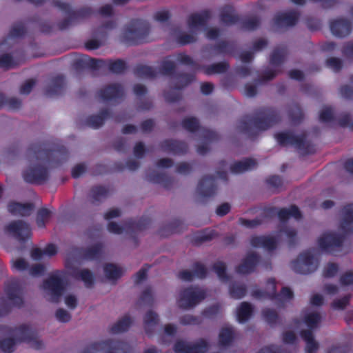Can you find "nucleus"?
<instances>
[{"label": "nucleus", "mask_w": 353, "mask_h": 353, "mask_svg": "<svg viewBox=\"0 0 353 353\" xmlns=\"http://www.w3.org/2000/svg\"><path fill=\"white\" fill-rule=\"evenodd\" d=\"M216 192V185L213 176L205 175L198 183L196 189V201L203 203L208 199L215 195Z\"/></svg>", "instance_id": "9"}, {"label": "nucleus", "mask_w": 353, "mask_h": 353, "mask_svg": "<svg viewBox=\"0 0 353 353\" xmlns=\"http://www.w3.org/2000/svg\"><path fill=\"white\" fill-rule=\"evenodd\" d=\"M263 314L265 321L269 324H276L279 321V315L274 310L266 308L263 310Z\"/></svg>", "instance_id": "64"}, {"label": "nucleus", "mask_w": 353, "mask_h": 353, "mask_svg": "<svg viewBox=\"0 0 353 353\" xmlns=\"http://www.w3.org/2000/svg\"><path fill=\"white\" fill-rule=\"evenodd\" d=\"M150 27L148 23L140 19L131 21L125 27L122 41L129 45L144 42L149 35Z\"/></svg>", "instance_id": "3"}, {"label": "nucleus", "mask_w": 353, "mask_h": 353, "mask_svg": "<svg viewBox=\"0 0 353 353\" xmlns=\"http://www.w3.org/2000/svg\"><path fill=\"white\" fill-rule=\"evenodd\" d=\"M8 208V211L15 216H27L30 215L34 210V205L32 203L10 202Z\"/></svg>", "instance_id": "23"}, {"label": "nucleus", "mask_w": 353, "mask_h": 353, "mask_svg": "<svg viewBox=\"0 0 353 353\" xmlns=\"http://www.w3.org/2000/svg\"><path fill=\"white\" fill-rule=\"evenodd\" d=\"M159 147L164 152L179 155L184 154L188 150V147L185 142L174 139L163 141L160 143Z\"/></svg>", "instance_id": "18"}, {"label": "nucleus", "mask_w": 353, "mask_h": 353, "mask_svg": "<svg viewBox=\"0 0 353 353\" xmlns=\"http://www.w3.org/2000/svg\"><path fill=\"white\" fill-rule=\"evenodd\" d=\"M294 294L292 290L287 287H283L279 294L272 295V298L275 297L282 303L284 301H290L293 299Z\"/></svg>", "instance_id": "62"}, {"label": "nucleus", "mask_w": 353, "mask_h": 353, "mask_svg": "<svg viewBox=\"0 0 353 353\" xmlns=\"http://www.w3.org/2000/svg\"><path fill=\"white\" fill-rule=\"evenodd\" d=\"M171 35L178 43L182 46L192 43L197 41L195 32H187L182 31L179 28H174Z\"/></svg>", "instance_id": "24"}, {"label": "nucleus", "mask_w": 353, "mask_h": 353, "mask_svg": "<svg viewBox=\"0 0 353 353\" xmlns=\"http://www.w3.org/2000/svg\"><path fill=\"white\" fill-rule=\"evenodd\" d=\"M234 339V330L229 326L223 327L219 334L218 345L221 347H227L231 345Z\"/></svg>", "instance_id": "31"}, {"label": "nucleus", "mask_w": 353, "mask_h": 353, "mask_svg": "<svg viewBox=\"0 0 353 353\" xmlns=\"http://www.w3.org/2000/svg\"><path fill=\"white\" fill-rule=\"evenodd\" d=\"M292 269L296 273L307 274L314 272L319 266V259L315 254L307 250L299 254L292 262Z\"/></svg>", "instance_id": "7"}, {"label": "nucleus", "mask_w": 353, "mask_h": 353, "mask_svg": "<svg viewBox=\"0 0 353 353\" xmlns=\"http://www.w3.org/2000/svg\"><path fill=\"white\" fill-rule=\"evenodd\" d=\"M330 26L332 33L338 37L347 36L352 29L350 21L344 19H339L331 21Z\"/></svg>", "instance_id": "20"}, {"label": "nucleus", "mask_w": 353, "mask_h": 353, "mask_svg": "<svg viewBox=\"0 0 353 353\" xmlns=\"http://www.w3.org/2000/svg\"><path fill=\"white\" fill-rule=\"evenodd\" d=\"M288 54L287 48L284 46L275 48L270 54V64L278 66L282 64Z\"/></svg>", "instance_id": "37"}, {"label": "nucleus", "mask_w": 353, "mask_h": 353, "mask_svg": "<svg viewBox=\"0 0 353 353\" xmlns=\"http://www.w3.org/2000/svg\"><path fill=\"white\" fill-rule=\"evenodd\" d=\"M150 223L151 220L148 218L141 219L138 221L130 220L125 222V228L127 232L133 234L146 230Z\"/></svg>", "instance_id": "30"}, {"label": "nucleus", "mask_w": 353, "mask_h": 353, "mask_svg": "<svg viewBox=\"0 0 353 353\" xmlns=\"http://www.w3.org/2000/svg\"><path fill=\"white\" fill-rule=\"evenodd\" d=\"M194 79V76L188 74H177L171 79L172 84L176 89H181L187 86Z\"/></svg>", "instance_id": "38"}, {"label": "nucleus", "mask_w": 353, "mask_h": 353, "mask_svg": "<svg viewBox=\"0 0 353 353\" xmlns=\"http://www.w3.org/2000/svg\"><path fill=\"white\" fill-rule=\"evenodd\" d=\"M257 165V161L253 158H246L233 163L230 170L234 174H240L250 170Z\"/></svg>", "instance_id": "29"}, {"label": "nucleus", "mask_w": 353, "mask_h": 353, "mask_svg": "<svg viewBox=\"0 0 353 353\" xmlns=\"http://www.w3.org/2000/svg\"><path fill=\"white\" fill-rule=\"evenodd\" d=\"M98 94L101 100L108 101L122 98L124 96V90L121 84L115 83L104 86Z\"/></svg>", "instance_id": "14"}, {"label": "nucleus", "mask_w": 353, "mask_h": 353, "mask_svg": "<svg viewBox=\"0 0 353 353\" xmlns=\"http://www.w3.org/2000/svg\"><path fill=\"white\" fill-rule=\"evenodd\" d=\"M5 233L16 239L17 241L24 242L31 236L30 225L23 221L17 220L10 222L4 227Z\"/></svg>", "instance_id": "8"}, {"label": "nucleus", "mask_w": 353, "mask_h": 353, "mask_svg": "<svg viewBox=\"0 0 353 353\" xmlns=\"http://www.w3.org/2000/svg\"><path fill=\"white\" fill-rule=\"evenodd\" d=\"M132 323V320L130 316H125L121 319L118 322L113 325L111 327V332L113 334H118L128 330Z\"/></svg>", "instance_id": "53"}, {"label": "nucleus", "mask_w": 353, "mask_h": 353, "mask_svg": "<svg viewBox=\"0 0 353 353\" xmlns=\"http://www.w3.org/2000/svg\"><path fill=\"white\" fill-rule=\"evenodd\" d=\"M250 244L253 247L263 248L269 251L273 250L276 248V239L269 236H253L250 239Z\"/></svg>", "instance_id": "25"}, {"label": "nucleus", "mask_w": 353, "mask_h": 353, "mask_svg": "<svg viewBox=\"0 0 353 353\" xmlns=\"http://www.w3.org/2000/svg\"><path fill=\"white\" fill-rule=\"evenodd\" d=\"M148 179L154 183L161 184L163 188L166 189H170L172 188L174 183V180L164 174H157L154 176H148Z\"/></svg>", "instance_id": "45"}, {"label": "nucleus", "mask_w": 353, "mask_h": 353, "mask_svg": "<svg viewBox=\"0 0 353 353\" xmlns=\"http://www.w3.org/2000/svg\"><path fill=\"white\" fill-rule=\"evenodd\" d=\"M158 323V314L153 310L148 311L143 317V324L145 332L148 334H151L154 331V328Z\"/></svg>", "instance_id": "34"}, {"label": "nucleus", "mask_w": 353, "mask_h": 353, "mask_svg": "<svg viewBox=\"0 0 353 353\" xmlns=\"http://www.w3.org/2000/svg\"><path fill=\"white\" fill-rule=\"evenodd\" d=\"M183 228V223L179 220L163 223L159 228L158 234L161 237H168L173 234L179 232Z\"/></svg>", "instance_id": "28"}, {"label": "nucleus", "mask_w": 353, "mask_h": 353, "mask_svg": "<svg viewBox=\"0 0 353 353\" xmlns=\"http://www.w3.org/2000/svg\"><path fill=\"white\" fill-rule=\"evenodd\" d=\"M280 69H267L264 70L259 79H255V83H246L245 85V94L249 97H253L257 94V83H265L273 80L278 74L281 73Z\"/></svg>", "instance_id": "11"}, {"label": "nucleus", "mask_w": 353, "mask_h": 353, "mask_svg": "<svg viewBox=\"0 0 353 353\" xmlns=\"http://www.w3.org/2000/svg\"><path fill=\"white\" fill-rule=\"evenodd\" d=\"M339 228L344 234L353 232V203L347 204L341 209Z\"/></svg>", "instance_id": "17"}, {"label": "nucleus", "mask_w": 353, "mask_h": 353, "mask_svg": "<svg viewBox=\"0 0 353 353\" xmlns=\"http://www.w3.org/2000/svg\"><path fill=\"white\" fill-rule=\"evenodd\" d=\"M278 216L281 221H287L290 216L296 219H301L302 217L299 209L296 205H292L290 209L282 208L278 212Z\"/></svg>", "instance_id": "44"}, {"label": "nucleus", "mask_w": 353, "mask_h": 353, "mask_svg": "<svg viewBox=\"0 0 353 353\" xmlns=\"http://www.w3.org/2000/svg\"><path fill=\"white\" fill-rule=\"evenodd\" d=\"M41 289L48 301L59 303L65 289L63 274L59 272L52 273L43 281Z\"/></svg>", "instance_id": "4"}, {"label": "nucleus", "mask_w": 353, "mask_h": 353, "mask_svg": "<svg viewBox=\"0 0 353 353\" xmlns=\"http://www.w3.org/2000/svg\"><path fill=\"white\" fill-rule=\"evenodd\" d=\"M64 87V79L63 76H57L51 80L50 85L46 89V94L49 96L59 94Z\"/></svg>", "instance_id": "42"}, {"label": "nucleus", "mask_w": 353, "mask_h": 353, "mask_svg": "<svg viewBox=\"0 0 353 353\" xmlns=\"http://www.w3.org/2000/svg\"><path fill=\"white\" fill-rule=\"evenodd\" d=\"M109 190L101 185H96L91 188L89 194L90 201L92 204L97 205L107 198Z\"/></svg>", "instance_id": "32"}, {"label": "nucleus", "mask_w": 353, "mask_h": 353, "mask_svg": "<svg viewBox=\"0 0 353 353\" xmlns=\"http://www.w3.org/2000/svg\"><path fill=\"white\" fill-rule=\"evenodd\" d=\"M105 63V65H108L109 70L116 74H121L123 73L125 68H126V64L125 62L121 59H117L116 61H111L109 60L108 63Z\"/></svg>", "instance_id": "54"}, {"label": "nucleus", "mask_w": 353, "mask_h": 353, "mask_svg": "<svg viewBox=\"0 0 353 353\" xmlns=\"http://www.w3.org/2000/svg\"><path fill=\"white\" fill-rule=\"evenodd\" d=\"M52 215V212L45 208L38 210L36 216V223L39 228H43L50 221Z\"/></svg>", "instance_id": "47"}, {"label": "nucleus", "mask_w": 353, "mask_h": 353, "mask_svg": "<svg viewBox=\"0 0 353 353\" xmlns=\"http://www.w3.org/2000/svg\"><path fill=\"white\" fill-rule=\"evenodd\" d=\"M253 311L252 305L248 302H242L237 309V318L240 323L247 321L251 316Z\"/></svg>", "instance_id": "41"}, {"label": "nucleus", "mask_w": 353, "mask_h": 353, "mask_svg": "<svg viewBox=\"0 0 353 353\" xmlns=\"http://www.w3.org/2000/svg\"><path fill=\"white\" fill-rule=\"evenodd\" d=\"M339 270L337 263L330 262L324 266L322 275L325 278H332L337 274Z\"/></svg>", "instance_id": "58"}, {"label": "nucleus", "mask_w": 353, "mask_h": 353, "mask_svg": "<svg viewBox=\"0 0 353 353\" xmlns=\"http://www.w3.org/2000/svg\"><path fill=\"white\" fill-rule=\"evenodd\" d=\"M105 65V61L90 58L87 56L82 57L75 61L74 67L77 70H81L85 68L98 70Z\"/></svg>", "instance_id": "19"}, {"label": "nucleus", "mask_w": 353, "mask_h": 353, "mask_svg": "<svg viewBox=\"0 0 353 353\" xmlns=\"http://www.w3.org/2000/svg\"><path fill=\"white\" fill-rule=\"evenodd\" d=\"M208 347V342L203 339H200L194 343L178 341L174 349L176 353H205Z\"/></svg>", "instance_id": "10"}, {"label": "nucleus", "mask_w": 353, "mask_h": 353, "mask_svg": "<svg viewBox=\"0 0 353 353\" xmlns=\"http://www.w3.org/2000/svg\"><path fill=\"white\" fill-rule=\"evenodd\" d=\"M268 292H262L256 290L252 292V296L258 299L264 298H272V295L275 294L276 292V284L274 279H270L268 281Z\"/></svg>", "instance_id": "43"}, {"label": "nucleus", "mask_w": 353, "mask_h": 353, "mask_svg": "<svg viewBox=\"0 0 353 353\" xmlns=\"http://www.w3.org/2000/svg\"><path fill=\"white\" fill-rule=\"evenodd\" d=\"M52 155L54 154L43 148L41 144L31 145L25 155L26 168L23 172L24 180L37 184H42L48 181L50 161Z\"/></svg>", "instance_id": "1"}, {"label": "nucleus", "mask_w": 353, "mask_h": 353, "mask_svg": "<svg viewBox=\"0 0 353 353\" xmlns=\"http://www.w3.org/2000/svg\"><path fill=\"white\" fill-rule=\"evenodd\" d=\"M275 137L282 146L294 145L301 155L312 154L316 152L314 145L306 140L305 134L296 136L291 132H282L276 134Z\"/></svg>", "instance_id": "6"}, {"label": "nucleus", "mask_w": 353, "mask_h": 353, "mask_svg": "<svg viewBox=\"0 0 353 353\" xmlns=\"http://www.w3.org/2000/svg\"><path fill=\"white\" fill-rule=\"evenodd\" d=\"M154 303L153 291L151 286H147L141 293V295L137 302V305L140 307L148 305L151 306Z\"/></svg>", "instance_id": "48"}, {"label": "nucleus", "mask_w": 353, "mask_h": 353, "mask_svg": "<svg viewBox=\"0 0 353 353\" xmlns=\"http://www.w3.org/2000/svg\"><path fill=\"white\" fill-rule=\"evenodd\" d=\"M220 17L221 21L227 26L234 24L239 20L234 7L230 5H226L222 8Z\"/></svg>", "instance_id": "33"}, {"label": "nucleus", "mask_w": 353, "mask_h": 353, "mask_svg": "<svg viewBox=\"0 0 353 353\" xmlns=\"http://www.w3.org/2000/svg\"><path fill=\"white\" fill-rule=\"evenodd\" d=\"M6 292L8 299L13 305L20 307L23 304L21 287L17 280L9 281Z\"/></svg>", "instance_id": "15"}, {"label": "nucleus", "mask_w": 353, "mask_h": 353, "mask_svg": "<svg viewBox=\"0 0 353 353\" xmlns=\"http://www.w3.org/2000/svg\"><path fill=\"white\" fill-rule=\"evenodd\" d=\"M261 261V256L254 251L246 253L241 263L236 266V272L241 274H250L254 272L256 265Z\"/></svg>", "instance_id": "12"}, {"label": "nucleus", "mask_w": 353, "mask_h": 353, "mask_svg": "<svg viewBox=\"0 0 353 353\" xmlns=\"http://www.w3.org/2000/svg\"><path fill=\"white\" fill-rule=\"evenodd\" d=\"M281 121L279 112L273 108H263L256 111L252 117L241 119L237 130L250 137L256 136L260 132L265 131Z\"/></svg>", "instance_id": "2"}, {"label": "nucleus", "mask_w": 353, "mask_h": 353, "mask_svg": "<svg viewBox=\"0 0 353 353\" xmlns=\"http://www.w3.org/2000/svg\"><path fill=\"white\" fill-rule=\"evenodd\" d=\"M71 17H74L75 21L90 17L93 11L90 7H83L76 11H71Z\"/></svg>", "instance_id": "57"}, {"label": "nucleus", "mask_w": 353, "mask_h": 353, "mask_svg": "<svg viewBox=\"0 0 353 353\" xmlns=\"http://www.w3.org/2000/svg\"><path fill=\"white\" fill-rule=\"evenodd\" d=\"M216 236V234L214 231L204 232L195 236L194 242L197 244H201L203 243L210 241Z\"/></svg>", "instance_id": "63"}, {"label": "nucleus", "mask_w": 353, "mask_h": 353, "mask_svg": "<svg viewBox=\"0 0 353 353\" xmlns=\"http://www.w3.org/2000/svg\"><path fill=\"white\" fill-rule=\"evenodd\" d=\"M321 317L319 312H310L305 316V322L312 329L316 328L321 321Z\"/></svg>", "instance_id": "56"}, {"label": "nucleus", "mask_w": 353, "mask_h": 353, "mask_svg": "<svg viewBox=\"0 0 353 353\" xmlns=\"http://www.w3.org/2000/svg\"><path fill=\"white\" fill-rule=\"evenodd\" d=\"M175 63L170 59H165L161 61L159 66V71L165 75H170L175 69Z\"/></svg>", "instance_id": "59"}, {"label": "nucleus", "mask_w": 353, "mask_h": 353, "mask_svg": "<svg viewBox=\"0 0 353 353\" xmlns=\"http://www.w3.org/2000/svg\"><path fill=\"white\" fill-rule=\"evenodd\" d=\"M26 342H27L31 347L36 350H40L44 347L43 341L32 332L28 336Z\"/></svg>", "instance_id": "60"}, {"label": "nucleus", "mask_w": 353, "mask_h": 353, "mask_svg": "<svg viewBox=\"0 0 353 353\" xmlns=\"http://www.w3.org/2000/svg\"><path fill=\"white\" fill-rule=\"evenodd\" d=\"M104 274L109 280H117L121 277L122 270L116 265L109 263L104 266Z\"/></svg>", "instance_id": "52"}, {"label": "nucleus", "mask_w": 353, "mask_h": 353, "mask_svg": "<svg viewBox=\"0 0 353 353\" xmlns=\"http://www.w3.org/2000/svg\"><path fill=\"white\" fill-rule=\"evenodd\" d=\"M109 117V110L107 109L103 110L99 114L92 115L88 117L85 120V125L93 128H98L103 124L104 120Z\"/></svg>", "instance_id": "35"}, {"label": "nucleus", "mask_w": 353, "mask_h": 353, "mask_svg": "<svg viewBox=\"0 0 353 353\" xmlns=\"http://www.w3.org/2000/svg\"><path fill=\"white\" fill-rule=\"evenodd\" d=\"M123 345L121 342H116L111 344L106 343H94L81 353H119L120 349Z\"/></svg>", "instance_id": "16"}, {"label": "nucleus", "mask_w": 353, "mask_h": 353, "mask_svg": "<svg viewBox=\"0 0 353 353\" xmlns=\"http://www.w3.org/2000/svg\"><path fill=\"white\" fill-rule=\"evenodd\" d=\"M73 276L77 279L84 282L85 285L90 288L94 283V278L92 272L88 269H81L74 272Z\"/></svg>", "instance_id": "39"}, {"label": "nucleus", "mask_w": 353, "mask_h": 353, "mask_svg": "<svg viewBox=\"0 0 353 353\" xmlns=\"http://www.w3.org/2000/svg\"><path fill=\"white\" fill-rule=\"evenodd\" d=\"M31 332L30 328L26 325H19L10 330V336L17 343L26 341Z\"/></svg>", "instance_id": "36"}, {"label": "nucleus", "mask_w": 353, "mask_h": 353, "mask_svg": "<svg viewBox=\"0 0 353 353\" xmlns=\"http://www.w3.org/2000/svg\"><path fill=\"white\" fill-rule=\"evenodd\" d=\"M134 74L139 77L154 79L158 72L150 66L140 65L135 68Z\"/></svg>", "instance_id": "49"}, {"label": "nucleus", "mask_w": 353, "mask_h": 353, "mask_svg": "<svg viewBox=\"0 0 353 353\" xmlns=\"http://www.w3.org/2000/svg\"><path fill=\"white\" fill-rule=\"evenodd\" d=\"M206 292L198 286L184 288L179 292L176 305L179 308L189 310L205 299Z\"/></svg>", "instance_id": "5"}, {"label": "nucleus", "mask_w": 353, "mask_h": 353, "mask_svg": "<svg viewBox=\"0 0 353 353\" xmlns=\"http://www.w3.org/2000/svg\"><path fill=\"white\" fill-rule=\"evenodd\" d=\"M102 249V243H96L85 249L83 253V257L88 260L97 259L100 256Z\"/></svg>", "instance_id": "51"}, {"label": "nucleus", "mask_w": 353, "mask_h": 353, "mask_svg": "<svg viewBox=\"0 0 353 353\" xmlns=\"http://www.w3.org/2000/svg\"><path fill=\"white\" fill-rule=\"evenodd\" d=\"M229 68V64L225 62H219L208 65H203L201 69L206 74L223 73Z\"/></svg>", "instance_id": "40"}, {"label": "nucleus", "mask_w": 353, "mask_h": 353, "mask_svg": "<svg viewBox=\"0 0 353 353\" xmlns=\"http://www.w3.org/2000/svg\"><path fill=\"white\" fill-rule=\"evenodd\" d=\"M344 240V234H339L334 232L326 233L319 239L320 247L327 252H332L342 246Z\"/></svg>", "instance_id": "13"}, {"label": "nucleus", "mask_w": 353, "mask_h": 353, "mask_svg": "<svg viewBox=\"0 0 353 353\" xmlns=\"http://www.w3.org/2000/svg\"><path fill=\"white\" fill-rule=\"evenodd\" d=\"M351 297V294H347L341 298L335 299L331 303V306L335 310H344L349 305Z\"/></svg>", "instance_id": "55"}, {"label": "nucleus", "mask_w": 353, "mask_h": 353, "mask_svg": "<svg viewBox=\"0 0 353 353\" xmlns=\"http://www.w3.org/2000/svg\"><path fill=\"white\" fill-rule=\"evenodd\" d=\"M52 6L54 7H57L60 10H64L68 13V17L61 21H59L57 25V28L59 30H66L72 23L75 22L74 17H71L70 8L69 4L67 3L63 2L60 0H52Z\"/></svg>", "instance_id": "22"}, {"label": "nucleus", "mask_w": 353, "mask_h": 353, "mask_svg": "<svg viewBox=\"0 0 353 353\" xmlns=\"http://www.w3.org/2000/svg\"><path fill=\"white\" fill-rule=\"evenodd\" d=\"M209 18L208 11L191 14L187 19V26L191 31L195 32L200 27L205 26Z\"/></svg>", "instance_id": "21"}, {"label": "nucleus", "mask_w": 353, "mask_h": 353, "mask_svg": "<svg viewBox=\"0 0 353 353\" xmlns=\"http://www.w3.org/2000/svg\"><path fill=\"white\" fill-rule=\"evenodd\" d=\"M299 13L295 11L282 14L275 19V25L278 28L291 27L296 24Z\"/></svg>", "instance_id": "26"}, {"label": "nucleus", "mask_w": 353, "mask_h": 353, "mask_svg": "<svg viewBox=\"0 0 353 353\" xmlns=\"http://www.w3.org/2000/svg\"><path fill=\"white\" fill-rule=\"evenodd\" d=\"M301 336L305 342V353H316L319 350V343L314 339V334L311 330H302Z\"/></svg>", "instance_id": "27"}, {"label": "nucleus", "mask_w": 353, "mask_h": 353, "mask_svg": "<svg viewBox=\"0 0 353 353\" xmlns=\"http://www.w3.org/2000/svg\"><path fill=\"white\" fill-rule=\"evenodd\" d=\"M288 114L291 121L295 124L299 123L304 117L300 105L296 103L290 105Z\"/></svg>", "instance_id": "46"}, {"label": "nucleus", "mask_w": 353, "mask_h": 353, "mask_svg": "<svg viewBox=\"0 0 353 353\" xmlns=\"http://www.w3.org/2000/svg\"><path fill=\"white\" fill-rule=\"evenodd\" d=\"M26 34V29L23 23L14 24L10 31L9 35L12 38H21Z\"/></svg>", "instance_id": "61"}, {"label": "nucleus", "mask_w": 353, "mask_h": 353, "mask_svg": "<svg viewBox=\"0 0 353 353\" xmlns=\"http://www.w3.org/2000/svg\"><path fill=\"white\" fill-rule=\"evenodd\" d=\"M229 292L233 299H240L245 295L247 288L244 284L235 283L230 285Z\"/></svg>", "instance_id": "50"}]
</instances>
